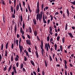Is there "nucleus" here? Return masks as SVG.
Instances as JSON below:
<instances>
[{
    "label": "nucleus",
    "mask_w": 75,
    "mask_h": 75,
    "mask_svg": "<svg viewBox=\"0 0 75 75\" xmlns=\"http://www.w3.org/2000/svg\"><path fill=\"white\" fill-rule=\"evenodd\" d=\"M36 13H38L36 15V20L37 21H38L39 13H40V8H37L36 10Z\"/></svg>",
    "instance_id": "nucleus-1"
},
{
    "label": "nucleus",
    "mask_w": 75,
    "mask_h": 75,
    "mask_svg": "<svg viewBox=\"0 0 75 75\" xmlns=\"http://www.w3.org/2000/svg\"><path fill=\"white\" fill-rule=\"evenodd\" d=\"M42 14H43V11H42L40 12V14H39V15L38 19L39 20V22L40 23H41V19H42Z\"/></svg>",
    "instance_id": "nucleus-2"
},
{
    "label": "nucleus",
    "mask_w": 75,
    "mask_h": 75,
    "mask_svg": "<svg viewBox=\"0 0 75 75\" xmlns=\"http://www.w3.org/2000/svg\"><path fill=\"white\" fill-rule=\"evenodd\" d=\"M45 47V48L47 50V51H48V47L49 49H50V44L49 43H46Z\"/></svg>",
    "instance_id": "nucleus-3"
},
{
    "label": "nucleus",
    "mask_w": 75,
    "mask_h": 75,
    "mask_svg": "<svg viewBox=\"0 0 75 75\" xmlns=\"http://www.w3.org/2000/svg\"><path fill=\"white\" fill-rule=\"evenodd\" d=\"M3 24H4L5 25L6 24V17H5V16H4V14H3Z\"/></svg>",
    "instance_id": "nucleus-4"
},
{
    "label": "nucleus",
    "mask_w": 75,
    "mask_h": 75,
    "mask_svg": "<svg viewBox=\"0 0 75 75\" xmlns=\"http://www.w3.org/2000/svg\"><path fill=\"white\" fill-rule=\"evenodd\" d=\"M26 44L27 45H31V42L30 40L28 39V40H26Z\"/></svg>",
    "instance_id": "nucleus-5"
},
{
    "label": "nucleus",
    "mask_w": 75,
    "mask_h": 75,
    "mask_svg": "<svg viewBox=\"0 0 75 75\" xmlns=\"http://www.w3.org/2000/svg\"><path fill=\"white\" fill-rule=\"evenodd\" d=\"M19 48L20 49V53L22 52L23 51V46H21V45H19Z\"/></svg>",
    "instance_id": "nucleus-6"
},
{
    "label": "nucleus",
    "mask_w": 75,
    "mask_h": 75,
    "mask_svg": "<svg viewBox=\"0 0 75 75\" xmlns=\"http://www.w3.org/2000/svg\"><path fill=\"white\" fill-rule=\"evenodd\" d=\"M13 72L16 74H17V71H16V67L14 66L13 67Z\"/></svg>",
    "instance_id": "nucleus-7"
},
{
    "label": "nucleus",
    "mask_w": 75,
    "mask_h": 75,
    "mask_svg": "<svg viewBox=\"0 0 75 75\" xmlns=\"http://www.w3.org/2000/svg\"><path fill=\"white\" fill-rule=\"evenodd\" d=\"M16 57L14 59L15 60V61H18V58H19V57L18 55H16Z\"/></svg>",
    "instance_id": "nucleus-8"
},
{
    "label": "nucleus",
    "mask_w": 75,
    "mask_h": 75,
    "mask_svg": "<svg viewBox=\"0 0 75 75\" xmlns=\"http://www.w3.org/2000/svg\"><path fill=\"white\" fill-rule=\"evenodd\" d=\"M33 21L34 24L36 26L37 25V21H36V19L35 18L33 19Z\"/></svg>",
    "instance_id": "nucleus-9"
},
{
    "label": "nucleus",
    "mask_w": 75,
    "mask_h": 75,
    "mask_svg": "<svg viewBox=\"0 0 75 75\" xmlns=\"http://www.w3.org/2000/svg\"><path fill=\"white\" fill-rule=\"evenodd\" d=\"M69 35L70 37H71V38H74V36H73V35L72 33H67Z\"/></svg>",
    "instance_id": "nucleus-10"
},
{
    "label": "nucleus",
    "mask_w": 75,
    "mask_h": 75,
    "mask_svg": "<svg viewBox=\"0 0 75 75\" xmlns=\"http://www.w3.org/2000/svg\"><path fill=\"white\" fill-rule=\"evenodd\" d=\"M28 30L29 33L31 34H32V29H31V28L30 27H29Z\"/></svg>",
    "instance_id": "nucleus-11"
},
{
    "label": "nucleus",
    "mask_w": 75,
    "mask_h": 75,
    "mask_svg": "<svg viewBox=\"0 0 75 75\" xmlns=\"http://www.w3.org/2000/svg\"><path fill=\"white\" fill-rule=\"evenodd\" d=\"M14 32L15 33H16L17 32V25L16 24L14 26Z\"/></svg>",
    "instance_id": "nucleus-12"
},
{
    "label": "nucleus",
    "mask_w": 75,
    "mask_h": 75,
    "mask_svg": "<svg viewBox=\"0 0 75 75\" xmlns=\"http://www.w3.org/2000/svg\"><path fill=\"white\" fill-rule=\"evenodd\" d=\"M34 33L35 37H36V36L37 35V34H38V33H37V31L35 30L34 32Z\"/></svg>",
    "instance_id": "nucleus-13"
},
{
    "label": "nucleus",
    "mask_w": 75,
    "mask_h": 75,
    "mask_svg": "<svg viewBox=\"0 0 75 75\" xmlns=\"http://www.w3.org/2000/svg\"><path fill=\"white\" fill-rule=\"evenodd\" d=\"M16 11H18V10H19V5H18V4L16 6Z\"/></svg>",
    "instance_id": "nucleus-14"
},
{
    "label": "nucleus",
    "mask_w": 75,
    "mask_h": 75,
    "mask_svg": "<svg viewBox=\"0 0 75 75\" xmlns=\"http://www.w3.org/2000/svg\"><path fill=\"white\" fill-rule=\"evenodd\" d=\"M21 33H22V35H24V30H22V28L21 27Z\"/></svg>",
    "instance_id": "nucleus-15"
},
{
    "label": "nucleus",
    "mask_w": 75,
    "mask_h": 75,
    "mask_svg": "<svg viewBox=\"0 0 75 75\" xmlns=\"http://www.w3.org/2000/svg\"><path fill=\"white\" fill-rule=\"evenodd\" d=\"M31 64L33 66V67H35V64L33 60H30Z\"/></svg>",
    "instance_id": "nucleus-16"
},
{
    "label": "nucleus",
    "mask_w": 75,
    "mask_h": 75,
    "mask_svg": "<svg viewBox=\"0 0 75 75\" xmlns=\"http://www.w3.org/2000/svg\"><path fill=\"white\" fill-rule=\"evenodd\" d=\"M41 48L42 50L41 53L42 54V55H43V54H44V53L45 52L44 51V50L43 49V48L41 47Z\"/></svg>",
    "instance_id": "nucleus-17"
},
{
    "label": "nucleus",
    "mask_w": 75,
    "mask_h": 75,
    "mask_svg": "<svg viewBox=\"0 0 75 75\" xmlns=\"http://www.w3.org/2000/svg\"><path fill=\"white\" fill-rule=\"evenodd\" d=\"M67 13L68 17H69V10H68V9H67Z\"/></svg>",
    "instance_id": "nucleus-18"
},
{
    "label": "nucleus",
    "mask_w": 75,
    "mask_h": 75,
    "mask_svg": "<svg viewBox=\"0 0 75 75\" xmlns=\"http://www.w3.org/2000/svg\"><path fill=\"white\" fill-rule=\"evenodd\" d=\"M35 55L36 56V58H38V54L37 51H36L35 52Z\"/></svg>",
    "instance_id": "nucleus-19"
},
{
    "label": "nucleus",
    "mask_w": 75,
    "mask_h": 75,
    "mask_svg": "<svg viewBox=\"0 0 75 75\" xmlns=\"http://www.w3.org/2000/svg\"><path fill=\"white\" fill-rule=\"evenodd\" d=\"M49 32H52V27H49Z\"/></svg>",
    "instance_id": "nucleus-20"
},
{
    "label": "nucleus",
    "mask_w": 75,
    "mask_h": 75,
    "mask_svg": "<svg viewBox=\"0 0 75 75\" xmlns=\"http://www.w3.org/2000/svg\"><path fill=\"white\" fill-rule=\"evenodd\" d=\"M12 68V65H11L9 67L8 69V72H10L11 69V68Z\"/></svg>",
    "instance_id": "nucleus-21"
},
{
    "label": "nucleus",
    "mask_w": 75,
    "mask_h": 75,
    "mask_svg": "<svg viewBox=\"0 0 75 75\" xmlns=\"http://www.w3.org/2000/svg\"><path fill=\"white\" fill-rule=\"evenodd\" d=\"M52 41H53V42H54V40H53V39H52V38H51L50 39V42H51V43H52V44H54V42H52Z\"/></svg>",
    "instance_id": "nucleus-22"
},
{
    "label": "nucleus",
    "mask_w": 75,
    "mask_h": 75,
    "mask_svg": "<svg viewBox=\"0 0 75 75\" xmlns=\"http://www.w3.org/2000/svg\"><path fill=\"white\" fill-rule=\"evenodd\" d=\"M8 53V51H7V50H5V57H7V53Z\"/></svg>",
    "instance_id": "nucleus-23"
},
{
    "label": "nucleus",
    "mask_w": 75,
    "mask_h": 75,
    "mask_svg": "<svg viewBox=\"0 0 75 75\" xmlns=\"http://www.w3.org/2000/svg\"><path fill=\"white\" fill-rule=\"evenodd\" d=\"M11 11L12 13H13V11L14 10V8H13V7L11 6Z\"/></svg>",
    "instance_id": "nucleus-24"
},
{
    "label": "nucleus",
    "mask_w": 75,
    "mask_h": 75,
    "mask_svg": "<svg viewBox=\"0 0 75 75\" xmlns=\"http://www.w3.org/2000/svg\"><path fill=\"white\" fill-rule=\"evenodd\" d=\"M28 6L29 11L30 12V13H31V12H32V10L30 9V6Z\"/></svg>",
    "instance_id": "nucleus-25"
},
{
    "label": "nucleus",
    "mask_w": 75,
    "mask_h": 75,
    "mask_svg": "<svg viewBox=\"0 0 75 75\" xmlns=\"http://www.w3.org/2000/svg\"><path fill=\"white\" fill-rule=\"evenodd\" d=\"M41 45H40V48H43V42H42V41L41 42Z\"/></svg>",
    "instance_id": "nucleus-26"
},
{
    "label": "nucleus",
    "mask_w": 75,
    "mask_h": 75,
    "mask_svg": "<svg viewBox=\"0 0 75 75\" xmlns=\"http://www.w3.org/2000/svg\"><path fill=\"white\" fill-rule=\"evenodd\" d=\"M24 67V64L23 63H21V69H22L23 67Z\"/></svg>",
    "instance_id": "nucleus-27"
},
{
    "label": "nucleus",
    "mask_w": 75,
    "mask_h": 75,
    "mask_svg": "<svg viewBox=\"0 0 75 75\" xmlns=\"http://www.w3.org/2000/svg\"><path fill=\"white\" fill-rule=\"evenodd\" d=\"M47 42H49V40H50V36H48L47 37Z\"/></svg>",
    "instance_id": "nucleus-28"
},
{
    "label": "nucleus",
    "mask_w": 75,
    "mask_h": 75,
    "mask_svg": "<svg viewBox=\"0 0 75 75\" xmlns=\"http://www.w3.org/2000/svg\"><path fill=\"white\" fill-rule=\"evenodd\" d=\"M21 22H23V16H22V14H21Z\"/></svg>",
    "instance_id": "nucleus-29"
},
{
    "label": "nucleus",
    "mask_w": 75,
    "mask_h": 75,
    "mask_svg": "<svg viewBox=\"0 0 75 75\" xmlns=\"http://www.w3.org/2000/svg\"><path fill=\"white\" fill-rule=\"evenodd\" d=\"M8 42L7 43L6 45V50H7V48H8Z\"/></svg>",
    "instance_id": "nucleus-30"
},
{
    "label": "nucleus",
    "mask_w": 75,
    "mask_h": 75,
    "mask_svg": "<svg viewBox=\"0 0 75 75\" xmlns=\"http://www.w3.org/2000/svg\"><path fill=\"white\" fill-rule=\"evenodd\" d=\"M22 27H23V30H24V29L25 28V24H24V23H23Z\"/></svg>",
    "instance_id": "nucleus-31"
},
{
    "label": "nucleus",
    "mask_w": 75,
    "mask_h": 75,
    "mask_svg": "<svg viewBox=\"0 0 75 75\" xmlns=\"http://www.w3.org/2000/svg\"><path fill=\"white\" fill-rule=\"evenodd\" d=\"M16 45H17V46H18V40H16Z\"/></svg>",
    "instance_id": "nucleus-32"
},
{
    "label": "nucleus",
    "mask_w": 75,
    "mask_h": 75,
    "mask_svg": "<svg viewBox=\"0 0 75 75\" xmlns=\"http://www.w3.org/2000/svg\"><path fill=\"white\" fill-rule=\"evenodd\" d=\"M27 37L29 38V39H31V36L30 35L28 34H27Z\"/></svg>",
    "instance_id": "nucleus-33"
},
{
    "label": "nucleus",
    "mask_w": 75,
    "mask_h": 75,
    "mask_svg": "<svg viewBox=\"0 0 75 75\" xmlns=\"http://www.w3.org/2000/svg\"><path fill=\"white\" fill-rule=\"evenodd\" d=\"M60 50L61 51H62L63 48H62V45L60 46Z\"/></svg>",
    "instance_id": "nucleus-34"
},
{
    "label": "nucleus",
    "mask_w": 75,
    "mask_h": 75,
    "mask_svg": "<svg viewBox=\"0 0 75 75\" xmlns=\"http://www.w3.org/2000/svg\"><path fill=\"white\" fill-rule=\"evenodd\" d=\"M24 60L25 61H27V57L25 56H24Z\"/></svg>",
    "instance_id": "nucleus-35"
},
{
    "label": "nucleus",
    "mask_w": 75,
    "mask_h": 75,
    "mask_svg": "<svg viewBox=\"0 0 75 75\" xmlns=\"http://www.w3.org/2000/svg\"><path fill=\"white\" fill-rule=\"evenodd\" d=\"M43 21L44 24H47V22L46 20H45V19H43Z\"/></svg>",
    "instance_id": "nucleus-36"
},
{
    "label": "nucleus",
    "mask_w": 75,
    "mask_h": 75,
    "mask_svg": "<svg viewBox=\"0 0 75 75\" xmlns=\"http://www.w3.org/2000/svg\"><path fill=\"white\" fill-rule=\"evenodd\" d=\"M22 3L23 4V5L24 6V7H25V2H24V1H23Z\"/></svg>",
    "instance_id": "nucleus-37"
},
{
    "label": "nucleus",
    "mask_w": 75,
    "mask_h": 75,
    "mask_svg": "<svg viewBox=\"0 0 75 75\" xmlns=\"http://www.w3.org/2000/svg\"><path fill=\"white\" fill-rule=\"evenodd\" d=\"M45 66L46 67H47V61L46 60H45Z\"/></svg>",
    "instance_id": "nucleus-38"
},
{
    "label": "nucleus",
    "mask_w": 75,
    "mask_h": 75,
    "mask_svg": "<svg viewBox=\"0 0 75 75\" xmlns=\"http://www.w3.org/2000/svg\"><path fill=\"white\" fill-rule=\"evenodd\" d=\"M3 47H4V45H3V44H2L1 45V50H3Z\"/></svg>",
    "instance_id": "nucleus-39"
},
{
    "label": "nucleus",
    "mask_w": 75,
    "mask_h": 75,
    "mask_svg": "<svg viewBox=\"0 0 75 75\" xmlns=\"http://www.w3.org/2000/svg\"><path fill=\"white\" fill-rule=\"evenodd\" d=\"M11 48H12V50H13L14 48V44L13 43H12L11 44Z\"/></svg>",
    "instance_id": "nucleus-40"
},
{
    "label": "nucleus",
    "mask_w": 75,
    "mask_h": 75,
    "mask_svg": "<svg viewBox=\"0 0 75 75\" xmlns=\"http://www.w3.org/2000/svg\"><path fill=\"white\" fill-rule=\"evenodd\" d=\"M71 4H73V5H75V1H74V2H71Z\"/></svg>",
    "instance_id": "nucleus-41"
},
{
    "label": "nucleus",
    "mask_w": 75,
    "mask_h": 75,
    "mask_svg": "<svg viewBox=\"0 0 75 75\" xmlns=\"http://www.w3.org/2000/svg\"><path fill=\"white\" fill-rule=\"evenodd\" d=\"M62 41L63 43H64V42H65V38H63L62 39Z\"/></svg>",
    "instance_id": "nucleus-42"
},
{
    "label": "nucleus",
    "mask_w": 75,
    "mask_h": 75,
    "mask_svg": "<svg viewBox=\"0 0 75 75\" xmlns=\"http://www.w3.org/2000/svg\"><path fill=\"white\" fill-rule=\"evenodd\" d=\"M67 28H68V27L67 26V23H66L65 25V30H67Z\"/></svg>",
    "instance_id": "nucleus-43"
},
{
    "label": "nucleus",
    "mask_w": 75,
    "mask_h": 75,
    "mask_svg": "<svg viewBox=\"0 0 75 75\" xmlns=\"http://www.w3.org/2000/svg\"><path fill=\"white\" fill-rule=\"evenodd\" d=\"M50 16L51 17L50 20H51V21H52V20H53V16L52 15H50Z\"/></svg>",
    "instance_id": "nucleus-44"
},
{
    "label": "nucleus",
    "mask_w": 75,
    "mask_h": 75,
    "mask_svg": "<svg viewBox=\"0 0 75 75\" xmlns=\"http://www.w3.org/2000/svg\"><path fill=\"white\" fill-rule=\"evenodd\" d=\"M2 59V56H1V54H0V62L1 61V59Z\"/></svg>",
    "instance_id": "nucleus-45"
},
{
    "label": "nucleus",
    "mask_w": 75,
    "mask_h": 75,
    "mask_svg": "<svg viewBox=\"0 0 75 75\" xmlns=\"http://www.w3.org/2000/svg\"><path fill=\"white\" fill-rule=\"evenodd\" d=\"M11 61L12 62V61H13V56H11Z\"/></svg>",
    "instance_id": "nucleus-46"
},
{
    "label": "nucleus",
    "mask_w": 75,
    "mask_h": 75,
    "mask_svg": "<svg viewBox=\"0 0 75 75\" xmlns=\"http://www.w3.org/2000/svg\"><path fill=\"white\" fill-rule=\"evenodd\" d=\"M21 38H20V40L19 41V45H21Z\"/></svg>",
    "instance_id": "nucleus-47"
},
{
    "label": "nucleus",
    "mask_w": 75,
    "mask_h": 75,
    "mask_svg": "<svg viewBox=\"0 0 75 75\" xmlns=\"http://www.w3.org/2000/svg\"><path fill=\"white\" fill-rule=\"evenodd\" d=\"M50 60L51 62L52 61V57H51V56L50 55Z\"/></svg>",
    "instance_id": "nucleus-48"
},
{
    "label": "nucleus",
    "mask_w": 75,
    "mask_h": 75,
    "mask_svg": "<svg viewBox=\"0 0 75 75\" xmlns=\"http://www.w3.org/2000/svg\"><path fill=\"white\" fill-rule=\"evenodd\" d=\"M12 18H15V15H14V14H12Z\"/></svg>",
    "instance_id": "nucleus-49"
},
{
    "label": "nucleus",
    "mask_w": 75,
    "mask_h": 75,
    "mask_svg": "<svg viewBox=\"0 0 75 75\" xmlns=\"http://www.w3.org/2000/svg\"><path fill=\"white\" fill-rule=\"evenodd\" d=\"M37 8H39V2L38 1V3H37Z\"/></svg>",
    "instance_id": "nucleus-50"
},
{
    "label": "nucleus",
    "mask_w": 75,
    "mask_h": 75,
    "mask_svg": "<svg viewBox=\"0 0 75 75\" xmlns=\"http://www.w3.org/2000/svg\"><path fill=\"white\" fill-rule=\"evenodd\" d=\"M41 7H42V10H43V9L44 8V4H42Z\"/></svg>",
    "instance_id": "nucleus-51"
},
{
    "label": "nucleus",
    "mask_w": 75,
    "mask_h": 75,
    "mask_svg": "<svg viewBox=\"0 0 75 75\" xmlns=\"http://www.w3.org/2000/svg\"><path fill=\"white\" fill-rule=\"evenodd\" d=\"M6 69H7V65H6L5 67L4 68V71H6Z\"/></svg>",
    "instance_id": "nucleus-52"
},
{
    "label": "nucleus",
    "mask_w": 75,
    "mask_h": 75,
    "mask_svg": "<svg viewBox=\"0 0 75 75\" xmlns=\"http://www.w3.org/2000/svg\"><path fill=\"white\" fill-rule=\"evenodd\" d=\"M28 51L29 52H31V48L30 47H29L28 49Z\"/></svg>",
    "instance_id": "nucleus-53"
},
{
    "label": "nucleus",
    "mask_w": 75,
    "mask_h": 75,
    "mask_svg": "<svg viewBox=\"0 0 75 75\" xmlns=\"http://www.w3.org/2000/svg\"><path fill=\"white\" fill-rule=\"evenodd\" d=\"M60 38V37L59 36H58L57 38V40L58 41H59V39Z\"/></svg>",
    "instance_id": "nucleus-54"
},
{
    "label": "nucleus",
    "mask_w": 75,
    "mask_h": 75,
    "mask_svg": "<svg viewBox=\"0 0 75 75\" xmlns=\"http://www.w3.org/2000/svg\"><path fill=\"white\" fill-rule=\"evenodd\" d=\"M22 37L23 40H25V36L24 35H22Z\"/></svg>",
    "instance_id": "nucleus-55"
},
{
    "label": "nucleus",
    "mask_w": 75,
    "mask_h": 75,
    "mask_svg": "<svg viewBox=\"0 0 75 75\" xmlns=\"http://www.w3.org/2000/svg\"><path fill=\"white\" fill-rule=\"evenodd\" d=\"M37 39L38 40V41H40V39L39 38V37H38V36H37Z\"/></svg>",
    "instance_id": "nucleus-56"
},
{
    "label": "nucleus",
    "mask_w": 75,
    "mask_h": 75,
    "mask_svg": "<svg viewBox=\"0 0 75 75\" xmlns=\"http://www.w3.org/2000/svg\"><path fill=\"white\" fill-rule=\"evenodd\" d=\"M16 66L17 67H18L19 64H18V62L16 63Z\"/></svg>",
    "instance_id": "nucleus-57"
},
{
    "label": "nucleus",
    "mask_w": 75,
    "mask_h": 75,
    "mask_svg": "<svg viewBox=\"0 0 75 75\" xmlns=\"http://www.w3.org/2000/svg\"><path fill=\"white\" fill-rule=\"evenodd\" d=\"M42 75H45V72L44 71H42Z\"/></svg>",
    "instance_id": "nucleus-58"
},
{
    "label": "nucleus",
    "mask_w": 75,
    "mask_h": 75,
    "mask_svg": "<svg viewBox=\"0 0 75 75\" xmlns=\"http://www.w3.org/2000/svg\"><path fill=\"white\" fill-rule=\"evenodd\" d=\"M23 72H26V71H25V69L24 68H23Z\"/></svg>",
    "instance_id": "nucleus-59"
},
{
    "label": "nucleus",
    "mask_w": 75,
    "mask_h": 75,
    "mask_svg": "<svg viewBox=\"0 0 75 75\" xmlns=\"http://www.w3.org/2000/svg\"><path fill=\"white\" fill-rule=\"evenodd\" d=\"M33 72L34 74V75H37V74L36 73V72H35V71H33Z\"/></svg>",
    "instance_id": "nucleus-60"
},
{
    "label": "nucleus",
    "mask_w": 75,
    "mask_h": 75,
    "mask_svg": "<svg viewBox=\"0 0 75 75\" xmlns=\"http://www.w3.org/2000/svg\"><path fill=\"white\" fill-rule=\"evenodd\" d=\"M50 20H47V24H50Z\"/></svg>",
    "instance_id": "nucleus-61"
},
{
    "label": "nucleus",
    "mask_w": 75,
    "mask_h": 75,
    "mask_svg": "<svg viewBox=\"0 0 75 75\" xmlns=\"http://www.w3.org/2000/svg\"><path fill=\"white\" fill-rule=\"evenodd\" d=\"M64 67H65V69H67V64H65V66H64Z\"/></svg>",
    "instance_id": "nucleus-62"
},
{
    "label": "nucleus",
    "mask_w": 75,
    "mask_h": 75,
    "mask_svg": "<svg viewBox=\"0 0 75 75\" xmlns=\"http://www.w3.org/2000/svg\"><path fill=\"white\" fill-rule=\"evenodd\" d=\"M40 68L38 67V72H40Z\"/></svg>",
    "instance_id": "nucleus-63"
},
{
    "label": "nucleus",
    "mask_w": 75,
    "mask_h": 75,
    "mask_svg": "<svg viewBox=\"0 0 75 75\" xmlns=\"http://www.w3.org/2000/svg\"><path fill=\"white\" fill-rule=\"evenodd\" d=\"M17 38H19L20 37V35H19V34H17Z\"/></svg>",
    "instance_id": "nucleus-64"
}]
</instances>
